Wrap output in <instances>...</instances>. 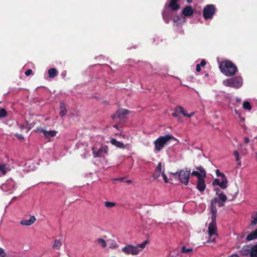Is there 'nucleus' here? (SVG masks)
<instances>
[{"label":"nucleus","instance_id":"13","mask_svg":"<svg viewBox=\"0 0 257 257\" xmlns=\"http://www.w3.org/2000/svg\"><path fill=\"white\" fill-rule=\"evenodd\" d=\"M190 174L192 176L197 177L198 180L204 179L206 177V173L204 169L202 167L197 168L196 171H193Z\"/></svg>","mask_w":257,"mask_h":257},{"label":"nucleus","instance_id":"29","mask_svg":"<svg viewBox=\"0 0 257 257\" xmlns=\"http://www.w3.org/2000/svg\"><path fill=\"white\" fill-rule=\"evenodd\" d=\"M257 224V212L251 216L250 226H253Z\"/></svg>","mask_w":257,"mask_h":257},{"label":"nucleus","instance_id":"26","mask_svg":"<svg viewBox=\"0 0 257 257\" xmlns=\"http://www.w3.org/2000/svg\"><path fill=\"white\" fill-rule=\"evenodd\" d=\"M49 77L54 78L58 75V72L55 68H51L48 70Z\"/></svg>","mask_w":257,"mask_h":257},{"label":"nucleus","instance_id":"46","mask_svg":"<svg viewBox=\"0 0 257 257\" xmlns=\"http://www.w3.org/2000/svg\"><path fill=\"white\" fill-rule=\"evenodd\" d=\"M228 257H239V256L237 254H234L231 255Z\"/></svg>","mask_w":257,"mask_h":257},{"label":"nucleus","instance_id":"54","mask_svg":"<svg viewBox=\"0 0 257 257\" xmlns=\"http://www.w3.org/2000/svg\"><path fill=\"white\" fill-rule=\"evenodd\" d=\"M114 127H115V128H117V125H114Z\"/></svg>","mask_w":257,"mask_h":257},{"label":"nucleus","instance_id":"1","mask_svg":"<svg viewBox=\"0 0 257 257\" xmlns=\"http://www.w3.org/2000/svg\"><path fill=\"white\" fill-rule=\"evenodd\" d=\"M216 203H212V201H211L210 204V210L212 212L211 216V221L209 224L208 227V240L207 242L208 243H212L214 242L215 241L216 238L218 236L217 233V226L216 223V213H217V209L216 207L214 206V205Z\"/></svg>","mask_w":257,"mask_h":257},{"label":"nucleus","instance_id":"10","mask_svg":"<svg viewBox=\"0 0 257 257\" xmlns=\"http://www.w3.org/2000/svg\"><path fill=\"white\" fill-rule=\"evenodd\" d=\"M92 150L94 158L103 157L108 153V148L106 145H101L99 148L93 147Z\"/></svg>","mask_w":257,"mask_h":257},{"label":"nucleus","instance_id":"25","mask_svg":"<svg viewBox=\"0 0 257 257\" xmlns=\"http://www.w3.org/2000/svg\"><path fill=\"white\" fill-rule=\"evenodd\" d=\"M250 257H257V244L252 246L250 251Z\"/></svg>","mask_w":257,"mask_h":257},{"label":"nucleus","instance_id":"30","mask_svg":"<svg viewBox=\"0 0 257 257\" xmlns=\"http://www.w3.org/2000/svg\"><path fill=\"white\" fill-rule=\"evenodd\" d=\"M233 155L235 158V161L237 162L238 165H241V161L239 157V155L237 151H235L233 152Z\"/></svg>","mask_w":257,"mask_h":257},{"label":"nucleus","instance_id":"2","mask_svg":"<svg viewBox=\"0 0 257 257\" xmlns=\"http://www.w3.org/2000/svg\"><path fill=\"white\" fill-rule=\"evenodd\" d=\"M180 0H169L166 4L164 10L162 12V16L164 21L167 24L172 20L173 15V11H177L179 10L180 7L178 2Z\"/></svg>","mask_w":257,"mask_h":257},{"label":"nucleus","instance_id":"34","mask_svg":"<svg viewBox=\"0 0 257 257\" xmlns=\"http://www.w3.org/2000/svg\"><path fill=\"white\" fill-rule=\"evenodd\" d=\"M7 115V111L4 108L0 109V117H5Z\"/></svg>","mask_w":257,"mask_h":257},{"label":"nucleus","instance_id":"6","mask_svg":"<svg viewBox=\"0 0 257 257\" xmlns=\"http://www.w3.org/2000/svg\"><path fill=\"white\" fill-rule=\"evenodd\" d=\"M216 176L220 177L221 179H215L212 182V185L214 186H219L222 189H225L228 186V181L225 175L220 172L219 170L215 171Z\"/></svg>","mask_w":257,"mask_h":257},{"label":"nucleus","instance_id":"53","mask_svg":"<svg viewBox=\"0 0 257 257\" xmlns=\"http://www.w3.org/2000/svg\"><path fill=\"white\" fill-rule=\"evenodd\" d=\"M237 193H238V192H236V193H235V197L236 196V195H237Z\"/></svg>","mask_w":257,"mask_h":257},{"label":"nucleus","instance_id":"41","mask_svg":"<svg viewBox=\"0 0 257 257\" xmlns=\"http://www.w3.org/2000/svg\"><path fill=\"white\" fill-rule=\"evenodd\" d=\"M16 136L19 140H22L24 139V137L22 135L17 134Z\"/></svg>","mask_w":257,"mask_h":257},{"label":"nucleus","instance_id":"27","mask_svg":"<svg viewBox=\"0 0 257 257\" xmlns=\"http://www.w3.org/2000/svg\"><path fill=\"white\" fill-rule=\"evenodd\" d=\"M242 107L244 109L250 111L251 109V105L248 101H244L242 104Z\"/></svg>","mask_w":257,"mask_h":257},{"label":"nucleus","instance_id":"37","mask_svg":"<svg viewBox=\"0 0 257 257\" xmlns=\"http://www.w3.org/2000/svg\"><path fill=\"white\" fill-rule=\"evenodd\" d=\"M162 176L163 177V180H164V182L165 183H168V178H167V176L165 174V172L163 173V174H162Z\"/></svg>","mask_w":257,"mask_h":257},{"label":"nucleus","instance_id":"52","mask_svg":"<svg viewBox=\"0 0 257 257\" xmlns=\"http://www.w3.org/2000/svg\"><path fill=\"white\" fill-rule=\"evenodd\" d=\"M116 246V243L114 242V246H113V247H115Z\"/></svg>","mask_w":257,"mask_h":257},{"label":"nucleus","instance_id":"33","mask_svg":"<svg viewBox=\"0 0 257 257\" xmlns=\"http://www.w3.org/2000/svg\"><path fill=\"white\" fill-rule=\"evenodd\" d=\"M97 241L99 244L102 247L104 248L106 246V243L104 239L102 238H98Z\"/></svg>","mask_w":257,"mask_h":257},{"label":"nucleus","instance_id":"28","mask_svg":"<svg viewBox=\"0 0 257 257\" xmlns=\"http://www.w3.org/2000/svg\"><path fill=\"white\" fill-rule=\"evenodd\" d=\"M156 171L159 173H162V174L165 171L164 166L162 165L161 162H159L156 167Z\"/></svg>","mask_w":257,"mask_h":257},{"label":"nucleus","instance_id":"24","mask_svg":"<svg viewBox=\"0 0 257 257\" xmlns=\"http://www.w3.org/2000/svg\"><path fill=\"white\" fill-rule=\"evenodd\" d=\"M60 115L61 116L63 117L65 116L67 113V111L64 103H63V102L60 103Z\"/></svg>","mask_w":257,"mask_h":257},{"label":"nucleus","instance_id":"51","mask_svg":"<svg viewBox=\"0 0 257 257\" xmlns=\"http://www.w3.org/2000/svg\"><path fill=\"white\" fill-rule=\"evenodd\" d=\"M24 127V125H22V126L20 127V128H21V129H23Z\"/></svg>","mask_w":257,"mask_h":257},{"label":"nucleus","instance_id":"36","mask_svg":"<svg viewBox=\"0 0 257 257\" xmlns=\"http://www.w3.org/2000/svg\"><path fill=\"white\" fill-rule=\"evenodd\" d=\"M161 175H162V173H159L157 171H155V172L153 175V177L154 179H158Z\"/></svg>","mask_w":257,"mask_h":257},{"label":"nucleus","instance_id":"15","mask_svg":"<svg viewBox=\"0 0 257 257\" xmlns=\"http://www.w3.org/2000/svg\"><path fill=\"white\" fill-rule=\"evenodd\" d=\"M129 111L127 109L121 108L118 109L116 113L112 116L113 119L118 118L120 120H121L124 118L125 115L128 114Z\"/></svg>","mask_w":257,"mask_h":257},{"label":"nucleus","instance_id":"50","mask_svg":"<svg viewBox=\"0 0 257 257\" xmlns=\"http://www.w3.org/2000/svg\"><path fill=\"white\" fill-rule=\"evenodd\" d=\"M172 115L174 116H177V114H175V113H173Z\"/></svg>","mask_w":257,"mask_h":257},{"label":"nucleus","instance_id":"39","mask_svg":"<svg viewBox=\"0 0 257 257\" xmlns=\"http://www.w3.org/2000/svg\"><path fill=\"white\" fill-rule=\"evenodd\" d=\"M6 255V253L5 252L3 249L0 248V257H5Z\"/></svg>","mask_w":257,"mask_h":257},{"label":"nucleus","instance_id":"23","mask_svg":"<svg viewBox=\"0 0 257 257\" xmlns=\"http://www.w3.org/2000/svg\"><path fill=\"white\" fill-rule=\"evenodd\" d=\"M10 171L9 167H7L5 164L0 165V172L2 175H6Z\"/></svg>","mask_w":257,"mask_h":257},{"label":"nucleus","instance_id":"3","mask_svg":"<svg viewBox=\"0 0 257 257\" xmlns=\"http://www.w3.org/2000/svg\"><path fill=\"white\" fill-rule=\"evenodd\" d=\"M221 72L227 76L234 75L237 71V68L232 62L229 60L222 61L219 65Z\"/></svg>","mask_w":257,"mask_h":257},{"label":"nucleus","instance_id":"44","mask_svg":"<svg viewBox=\"0 0 257 257\" xmlns=\"http://www.w3.org/2000/svg\"><path fill=\"white\" fill-rule=\"evenodd\" d=\"M234 111H235V114L236 115H237L239 117H240L241 115H240V113L239 112V111L238 110H237L236 109H235Z\"/></svg>","mask_w":257,"mask_h":257},{"label":"nucleus","instance_id":"7","mask_svg":"<svg viewBox=\"0 0 257 257\" xmlns=\"http://www.w3.org/2000/svg\"><path fill=\"white\" fill-rule=\"evenodd\" d=\"M16 186V182L13 179L9 178L1 185L0 188L4 192L11 194L15 191Z\"/></svg>","mask_w":257,"mask_h":257},{"label":"nucleus","instance_id":"16","mask_svg":"<svg viewBox=\"0 0 257 257\" xmlns=\"http://www.w3.org/2000/svg\"><path fill=\"white\" fill-rule=\"evenodd\" d=\"M194 11L191 7L186 6L182 10V14L185 18L186 17H191L193 15Z\"/></svg>","mask_w":257,"mask_h":257},{"label":"nucleus","instance_id":"12","mask_svg":"<svg viewBox=\"0 0 257 257\" xmlns=\"http://www.w3.org/2000/svg\"><path fill=\"white\" fill-rule=\"evenodd\" d=\"M178 174L176 172L174 174ZM190 170L187 169L182 170L178 173L179 179L182 183L187 185L188 183L189 178L190 175Z\"/></svg>","mask_w":257,"mask_h":257},{"label":"nucleus","instance_id":"38","mask_svg":"<svg viewBox=\"0 0 257 257\" xmlns=\"http://www.w3.org/2000/svg\"><path fill=\"white\" fill-rule=\"evenodd\" d=\"M33 73V71L31 69H28L26 72H25V75L27 76H30L31 74H32Z\"/></svg>","mask_w":257,"mask_h":257},{"label":"nucleus","instance_id":"9","mask_svg":"<svg viewBox=\"0 0 257 257\" xmlns=\"http://www.w3.org/2000/svg\"><path fill=\"white\" fill-rule=\"evenodd\" d=\"M214 190L216 192L217 197L212 199V204L217 203L219 207H222L224 205V203L227 200V197L220 191L219 188L215 187Z\"/></svg>","mask_w":257,"mask_h":257},{"label":"nucleus","instance_id":"42","mask_svg":"<svg viewBox=\"0 0 257 257\" xmlns=\"http://www.w3.org/2000/svg\"><path fill=\"white\" fill-rule=\"evenodd\" d=\"M205 64H206V61H205V60H204V59H202V60H201V61L200 64H199V65H200L201 66H202H202H205Z\"/></svg>","mask_w":257,"mask_h":257},{"label":"nucleus","instance_id":"20","mask_svg":"<svg viewBox=\"0 0 257 257\" xmlns=\"http://www.w3.org/2000/svg\"><path fill=\"white\" fill-rule=\"evenodd\" d=\"M110 142L112 145L120 149H124L125 148L124 145L122 142H119L114 138H111Z\"/></svg>","mask_w":257,"mask_h":257},{"label":"nucleus","instance_id":"19","mask_svg":"<svg viewBox=\"0 0 257 257\" xmlns=\"http://www.w3.org/2000/svg\"><path fill=\"white\" fill-rule=\"evenodd\" d=\"M196 188L200 192H203L206 188V184L204 182V179L198 180Z\"/></svg>","mask_w":257,"mask_h":257},{"label":"nucleus","instance_id":"4","mask_svg":"<svg viewBox=\"0 0 257 257\" xmlns=\"http://www.w3.org/2000/svg\"><path fill=\"white\" fill-rule=\"evenodd\" d=\"M173 139H175V138L171 134L159 137L154 142L155 145L154 152L157 153L160 152L171 140Z\"/></svg>","mask_w":257,"mask_h":257},{"label":"nucleus","instance_id":"32","mask_svg":"<svg viewBox=\"0 0 257 257\" xmlns=\"http://www.w3.org/2000/svg\"><path fill=\"white\" fill-rule=\"evenodd\" d=\"M116 203L112 202H109L108 201L104 202V206L107 208H111L115 206Z\"/></svg>","mask_w":257,"mask_h":257},{"label":"nucleus","instance_id":"5","mask_svg":"<svg viewBox=\"0 0 257 257\" xmlns=\"http://www.w3.org/2000/svg\"><path fill=\"white\" fill-rule=\"evenodd\" d=\"M147 242V241H145L137 245L127 244L124 246L121 250L126 254L136 255L138 254L145 248Z\"/></svg>","mask_w":257,"mask_h":257},{"label":"nucleus","instance_id":"35","mask_svg":"<svg viewBox=\"0 0 257 257\" xmlns=\"http://www.w3.org/2000/svg\"><path fill=\"white\" fill-rule=\"evenodd\" d=\"M192 251V249L191 248H186L185 246H183L182 248V252L183 253H188Z\"/></svg>","mask_w":257,"mask_h":257},{"label":"nucleus","instance_id":"43","mask_svg":"<svg viewBox=\"0 0 257 257\" xmlns=\"http://www.w3.org/2000/svg\"><path fill=\"white\" fill-rule=\"evenodd\" d=\"M196 70L197 72H200L201 71V66L199 64H197L196 65Z\"/></svg>","mask_w":257,"mask_h":257},{"label":"nucleus","instance_id":"8","mask_svg":"<svg viewBox=\"0 0 257 257\" xmlns=\"http://www.w3.org/2000/svg\"><path fill=\"white\" fill-rule=\"evenodd\" d=\"M223 84L226 86L239 88L243 84L242 78L240 76H237L230 79H227L223 81Z\"/></svg>","mask_w":257,"mask_h":257},{"label":"nucleus","instance_id":"11","mask_svg":"<svg viewBox=\"0 0 257 257\" xmlns=\"http://www.w3.org/2000/svg\"><path fill=\"white\" fill-rule=\"evenodd\" d=\"M215 13V8L213 5L206 6L203 10V16L204 19H211Z\"/></svg>","mask_w":257,"mask_h":257},{"label":"nucleus","instance_id":"22","mask_svg":"<svg viewBox=\"0 0 257 257\" xmlns=\"http://www.w3.org/2000/svg\"><path fill=\"white\" fill-rule=\"evenodd\" d=\"M57 132L53 130L46 131L44 132V136L47 138L55 137Z\"/></svg>","mask_w":257,"mask_h":257},{"label":"nucleus","instance_id":"45","mask_svg":"<svg viewBox=\"0 0 257 257\" xmlns=\"http://www.w3.org/2000/svg\"><path fill=\"white\" fill-rule=\"evenodd\" d=\"M249 140L248 138H244V142L245 143L247 144L249 142Z\"/></svg>","mask_w":257,"mask_h":257},{"label":"nucleus","instance_id":"17","mask_svg":"<svg viewBox=\"0 0 257 257\" xmlns=\"http://www.w3.org/2000/svg\"><path fill=\"white\" fill-rule=\"evenodd\" d=\"M36 218L34 216H31L28 219H23L21 220L20 224L25 226H30L36 221Z\"/></svg>","mask_w":257,"mask_h":257},{"label":"nucleus","instance_id":"47","mask_svg":"<svg viewBox=\"0 0 257 257\" xmlns=\"http://www.w3.org/2000/svg\"><path fill=\"white\" fill-rule=\"evenodd\" d=\"M239 118H240V121H244V118L243 117H241V116H240V117H239Z\"/></svg>","mask_w":257,"mask_h":257},{"label":"nucleus","instance_id":"14","mask_svg":"<svg viewBox=\"0 0 257 257\" xmlns=\"http://www.w3.org/2000/svg\"><path fill=\"white\" fill-rule=\"evenodd\" d=\"M173 25L175 26H180L184 24L186 21V18L183 16H175L173 18L172 17Z\"/></svg>","mask_w":257,"mask_h":257},{"label":"nucleus","instance_id":"48","mask_svg":"<svg viewBox=\"0 0 257 257\" xmlns=\"http://www.w3.org/2000/svg\"><path fill=\"white\" fill-rule=\"evenodd\" d=\"M237 102H240L241 101V98H236V99Z\"/></svg>","mask_w":257,"mask_h":257},{"label":"nucleus","instance_id":"31","mask_svg":"<svg viewBox=\"0 0 257 257\" xmlns=\"http://www.w3.org/2000/svg\"><path fill=\"white\" fill-rule=\"evenodd\" d=\"M62 242L59 239H56L54 241V244L53 245V247L57 249H59L60 247L62 246Z\"/></svg>","mask_w":257,"mask_h":257},{"label":"nucleus","instance_id":"49","mask_svg":"<svg viewBox=\"0 0 257 257\" xmlns=\"http://www.w3.org/2000/svg\"><path fill=\"white\" fill-rule=\"evenodd\" d=\"M188 3H191L192 2V0H186Z\"/></svg>","mask_w":257,"mask_h":257},{"label":"nucleus","instance_id":"55","mask_svg":"<svg viewBox=\"0 0 257 257\" xmlns=\"http://www.w3.org/2000/svg\"><path fill=\"white\" fill-rule=\"evenodd\" d=\"M255 155H256V157H257V153H255Z\"/></svg>","mask_w":257,"mask_h":257},{"label":"nucleus","instance_id":"21","mask_svg":"<svg viewBox=\"0 0 257 257\" xmlns=\"http://www.w3.org/2000/svg\"><path fill=\"white\" fill-rule=\"evenodd\" d=\"M257 239V228L251 232L246 237V240L249 241Z\"/></svg>","mask_w":257,"mask_h":257},{"label":"nucleus","instance_id":"40","mask_svg":"<svg viewBox=\"0 0 257 257\" xmlns=\"http://www.w3.org/2000/svg\"><path fill=\"white\" fill-rule=\"evenodd\" d=\"M36 131L38 132H41V133H43V134L44 135V132L45 131V130H44L41 127H38L37 128Z\"/></svg>","mask_w":257,"mask_h":257},{"label":"nucleus","instance_id":"18","mask_svg":"<svg viewBox=\"0 0 257 257\" xmlns=\"http://www.w3.org/2000/svg\"><path fill=\"white\" fill-rule=\"evenodd\" d=\"M177 110L181 113L183 116L188 117H191L194 114V112L188 113V111L185 110L184 108L181 106H178L177 107Z\"/></svg>","mask_w":257,"mask_h":257}]
</instances>
